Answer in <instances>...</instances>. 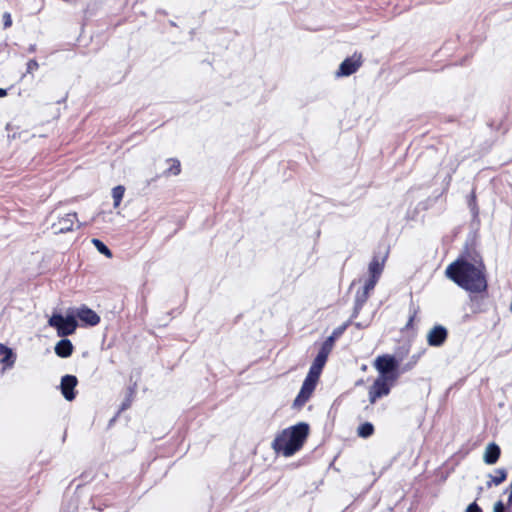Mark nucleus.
<instances>
[{"mask_svg":"<svg viewBox=\"0 0 512 512\" xmlns=\"http://www.w3.org/2000/svg\"><path fill=\"white\" fill-rule=\"evenodd\" d=\"M448 336L447 329L442 325H435L427 334V343L433 347H440Z\"/></svg>","mask_w":512,"mask_h":512,"instance_id":"8","label":"nucleus"},{"mask_svg":"<svg viewBox=\"0 0 512 512\" xmlns=\"http://www.w3.org/2000/svg\"><path fill=\"white\" fill-rule=\"evenodd\" d=\"M374 432V426L370 422H365L358 427V435L362 438L370 437Z\"/></svg>","mask_w":512,"mask_h":512,"instance_id":"20","label":"nucleus"},{"mask_svg":"<svg viewBox=\"0 0 512 512\" xmlns=\"http://www.w3.org/2000/svg\"><path fill=\"white\" fill-rule=\"evenodd\" d=\"M329 354L330 353L327 352V349L320 348L302 384V387L294 400V407L300 408L310 399Z\"/></svg>","mask_w":512,"mask_h":512,"instance_id":"3","label":"nucleus"},{"mask_svg":"<svg viewBox=\"0 0 512 512\" xmlns=\"http://www.w3.org/2000/svg\"><path fill=\"white\" fill-rule=\"evenodd\" d=\"M92 244L95 246V248L103 255H105L108 258L112 257L111 250L99 239H92Z\"/></svg>","mask_w":512,"mask_h":512,"instance_id":"21","label":"nucleus"},{"mask_svg":"<svg viewBox=\"0 0 512 512\" xmlns=\"http://www.w3.org/2000/svg\"><path fill=\"white\" fill-rule=\"evenodd\" d=\"M375 368L381 374L380 377L388 378L391 380L396 379L394 372L398 368V361L392 355H381L375 360Z\"/></svg>","mask_w":512,"mask_h":512,"instance_id":"5","label":"nucleus"},{"mask_svg":"<svg viewBox=\"0 0 512 512\" xmlns=\"http://www.w3.org/2000/svg\"><path fill=\"white\" fill-rule=\"evenodd\" d=\"M92 507H93V509H97L99 511L102 510V508L96 506V500L95 499H92Z\"/></svg>","mask_w":512,"mask_h":512,"instance_id":"29","label":"nucleus"},{"mask_svg":"<svg viewBox=\"0 0 512 512\" xmlns=\"http://www.w3.org/2000/svg\"><path fill=\"white\" fill-rule=\"evenodd\" d=\"M39 68V64L35 59H31L27 63V73L31 74Z\"/></svg>","mask_w":512,"mask_h":512,"instance_id":"24","label":"nucleus"},{"mask_svg":"<svg viewBox=\"0 0 512 512\" xmlns=\"http://www.w3.org/2000/svg\"><path fill=\"white\" fill-rule=\"evenodd\" d=\"M350 323H351V321L349 320L348 322L344 323L342 326H339L338 328L334 329V331L332 332V335L329 336L324 341L321 348L327 349V352L330 353L332 351L335 339L340 337L344 333V331L347 329V327L350 325Z\"/></svg>","mask_w":512,"mask_h":512,"instance_id":"15","label":"nucleus"},{"mask_svg":"<svg viewBox=\"0 0 512 512\" xmlns=\"http://www.w3.org/2000/svg\"><path fill=\"white\" fill-rule=\"evenodd\" d=\"M0 356H3L1 359V364L4 365V369L6 368H12L16 361V355L12 351L11 348L0 344Z\"/></svg>","mask_w":512,"mask_h":512,"instance_id":"16","label":"nucleus"},{"mask_svg":"<svg viewBox=\"0 0 512 512\" xmlns=\"http://www.w3.org/2000/svg\"><path fill=\"white\" fill-rule=\"evenodd\" d=\"M125 188L122 185H118L112 189V197L114 200V207L117 208L124 196Z\"/></svg>","mask_w":512,"mask_h":512,"instance_id":"19","label":"nucleus"},{"mask_svg":"<svg viewBox=\"0 0 512 512\" xmlns=\"http://www.w3.org/2000/svg\"><path fill=\"white\" fill-rule=\"evenodd\" d=\"M415 316H416V311H413V313L410 315L409 320L406 324L407 328L412 327Z\"/></svg>","mask_w":512,"mask_h":512,"instance_id":"28","label":"nucleus"},{"mask_svg":"<svg viewBox=\"0 0 512 512\" xmlns=\"http://www.w3.org/2000/svg\"><path fill=\"white\" fill-rule=\"evenodd\" d=\"M54 350L57 356L67 358L72 355L74 347L72 342L65 338L56 343Z\"/></svg>","mask_w":512,"mask_h":512,"instance_id":"14","label":"nucleus"},{"mask_svg":"<svg viewBox=\"0 0 512 512\" xmlns=\"http://www.w3.org/2000/svg\"><path fill=\"white\" fill-rule=\"evenodd\" d=\"M3 25H4V28H9L11 25H12V17H11V14L9 12H5L3 14Z\"/></svg>","mask_w":512,"mask_h":512,"instance_id":"25","label":"nucleus"},{"mask_svg":"<svg viewBox=\"0 0 512 512\" xmlns=\"http://www.w3.org/2000/svg\"><path fill=\"white\" fill-rule=\"evenodd\" d=\"M35 50H36V45H34V44H33V45H30V46H29V48H28V51H29L30 53L35 52Z\"/></svg>","mask_w":512,"mask_h":512,"instance_id":"30","label":"nucleus"},{"mask_svg":"<svg viewBox=\"0 0 512 512\" xmlns=\"http://www.w3.org/2000/svg\"><path fill=\"white\" fill-rule=\"evenodd\" d=\"M469 206L470 208L475 212L477 213V208H476V196L474 194V192L471 194V199L469 201Z\"/></svg>","mask_w":512,"mask_h":512,"instance_id":"26","label":"nucleus"},{"mask_svg":"<svg viewBox=\"0 0 512 512\" xmlns=\"http://www.w3.org/2000/svg\"><path fill=\"white\" fill-rule=\"evenodd\" d=\"M168 163H170V167L164 172L165 175H178L181 172V164L178 159H168Z\"/></svg>","mask_w":512,"mask_h":512,"instance_id":"18","label":"nucleus"},{"mask_svg":"<svg viewBox=\"0 0 512 512\" xmlns=\"http://www.w3.org/2000/svg\"><path fill=\"white\" fill-rule=\"evenodd\" d=\"M129 402H125L122 404V410L126 409L127 407H129Z\"/></svg>","mask_w":512,"mask_h":512,"instance_id":"32","label":"nucleus"},{"mask_svg":"<svg viewBox=\"0 0 512 512\" xmlns=\"http://www.w3.org/2000/svg\"><path fill=\"white\" fill-rule=\"evenodd\" d=\"M445 274L459 287L471 293H481L487 289L485 267L482 262L457 260L446 268Z\"/></svg>","mask_w":512,"mask_h":512,"instance_id":"1","label":"nucleus"},{"mask_svg":"<svg viewBox=\"0 0 512 512\" xmlns=\"http://www.w3.org/2000/svg\"><path fill=\"white\" fill-rule=\"evenodd\" d=\"M362 65L361 55L354 54L352 57L346 58L339 66L336 72L337 77H346L355 73Z\"/></svg>","mask_w":512,"mask_h":512,"instance_id":"6","label":"nucleus"},{"mask_svg":"<svg viewBox=\"0 0 512 512\" xmlns=\"http://www.w3.org/2000/svg\"><path fill=\"white\" fill-rule=\"evenodd\" d=\"M389 379L384 377L377 378L369 389V401L374 404L377 399L386 396L390 392V387L387 383Z\"/></svg>","mask_w":512,"mask_h":512,"instance_id":"7","label":"nucleus"},{"mask_svg":"<svg viewBox=\"0 0 512 512\" xmlns=\"http://www.w3.org/2000/svg\"><path fill=\"white\" fill-rule=\"evenodd\" d=\"M379 279L369 276V279L366 281L364 285L363 293L369 295V292L372 291L377 284Z\"/></svg>","mask_w":512,"mask_h":512,"instance_id":"23","label":"nucleus"},{"mask_svg":"<svg viewBox=\"0 0 512 512\" xmlns=\"http://www.w3.org/2000/svg\"><path fill=\"white\" fill-rule=\"evenodd\" d=\"M387 252L380 256V255H377L375 254L371 260V262L369 263V266H368V272H369V276L371 277H374V278H377L379 279L382 272H383V269H384V266H385V262H386V259H387Z\"/></svg>","mask_w":512,"mask_h":512,"instance_id":"12","label":"nucleus"},{"mask_svg":"<svg viewBox=\"0 0 512 512\" xmlns=\"http://www.w3.org/2000/svg\"><path fill=\"white\" fill-rule=\"evenodd\" d=\"M466 512H482V510L476 503H472L467 507Z\"/></svg>","mask_w":512,"mask_h":512,"instance_id":"27","label":"nucleus"},{"mask_svg":"<svg viewBox=\"0 0 512 512\" xmlns=\"http://www.w3.org/2000/svg\"><path fill=\"white\" fill-rule=\"evenodd\" d=\"M48 324L57 330V335L59 337L72 335L78 325L74 315H67L64 317L61 314H53L49 318Z\"/></svg>","mask_w":512,"mask_h":512,"instance_id":"4","label":"nucleus"},{"mask_svg":"<svg viewBox=\"0 0 512 512\" xmlns=\"http://www.w3.org/2000/svg\"><path fill=\"white\" fill-rule=\"evenodd\" d=\"M78 380L73 375H65L61 379L60 389L63 397L67 401H72L75 399L74 389L77 386Z\"/></svg>","mask_w":512,"mask_h":512,"instance_id":"9","label":"nucleus"},{"mask_svg":"<svg viewBox=\"0 0 512 512\" xmlns=\"http://www.w3.org/2000/svg\"><path fill=\"white\" fill-rule=\"evenodd\" d=\"M6 95H7L6 90H4V89L0 88V98H1V97H4V96H6Z\"/></svg>","mask_w":512,"mask_h":512,"instance_id":"31","label":"nucleus"},{"mask_svg":"<svg viewBox=\"0 0 512 512\" xmlns=\"http://www.w3.org/2000/svg\"><path fill=\"white\" fill-rule=\"evenodd\" d=\"M368 295L365 293L357 294L355 299V307L352 317H356L362 308L363 304L367 301Z\"/></svg>","mask_w":512,"mask_h":512,"instance_id":"22","label":"nucleus"},{"mask_svg":"<svg viewBox=\"0 0 512 512\" xmlns=\"http://www.w3.org/2000/svg\"><path fill=\"white\" fill-rule=\"evenodd\" d=\"M75 315L80 319V321L89 326H96L100 322V316L87 306L78 308Z\"/></svg>","mask_w":512,"mask_h":512,"instance_id":"10","label":"nucleus"},{"mask_svg":"<svg viewBox=\"0 0 512 512\" xmlns=\"http://www.w3.org/2000/svg\"><path fill=\"white\" fill-rule=\"evenodd\" d=\"M309 434V425L301 422L279 433L272 442V448L285 457L299 451Z\"/></svg>","mask_w":512,"mask_h":512,"instance_id":"2","label":"nucleus"},{"mask_svg":"<svg viewBox=\"0 0 512 512\" xmlns=\"http://www.w3.org/2000/svg\"><path fill=\"white\" fill-rule=\"evenodd\" d=\"M489 480L486 482L487 488L502 484L507 478V470L505 468L496 469L494 474L488 475Z\"/></svg>","mask_w":512,"mask_h":512,"instance_id":"17","label":"nucleus"},{"mask_svg":"<svg viewBox=\"0 0 512 512\" xmlns=\"http://www.w3.org/2000/svg\"><path fill=\"white\" fill-rule=\"evenodd\" d=\"M500 447L496 443H489L485 448L483 460L488 465L495 464L500 457Z\"/></svg>","mask_w":512,"mask_h":512,"instance_id":"13","label":"nucleus"},{"mask_svg":"<svg viewBox=\"0 0 512 512\" xmlns=\"http://www.w3.org/2000/svg\"><path fill=\"white\" fill-rule=\"evenodd\" d=\"M77 221L76 213H68L64 217L60 218L58 223L53 224L55 233H67L73 231L74 224Z\"/></svg>","mask_w":512,"mask_h":512,"instance_id":"11","label":"nucleus"}]
</instances>
